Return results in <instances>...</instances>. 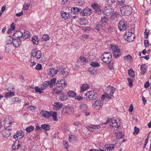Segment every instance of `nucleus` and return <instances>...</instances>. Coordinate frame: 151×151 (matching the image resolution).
Masks as SVG:
<instances>
[{
	"label": "nucleus",
	"instance_id": "1",
	"mask_svg": "<svg viewBox=\"0 0 151 151\" xmlns=\"http://www.w3.org/2000/svg\"><path fill=\"white\" fill-rule=\"evenodd\" d=\"M125 5L122 6L120 9L121 14L124 16H129L130 15L132 12V6L133 5V4H130L129 2L127 3V1H126Z\"/></svg>",
	"mask_w": 151,
	"mask_h": 151
},
{
	"label": "nucleus",
	"instance_id": "2",
	"mask_svg": "<svg viewBox=\"0 0 151 151\" xmlns=\"http://www.w3.org/2000/svg\"><path fill=\"white\" fill-rule=\"evenodd\" d=\"M101 58L104 62L110 63L112 60L111 53L109 52H105L101 56Z\"/></svg>",
	"mask_w": 151,
	"mask_h": 151
},
{
	"label": "nucleus",
	"instance_id": "3",
	"mask_svg": "<svg viewBox=\"0 0 151 151\" xmlns=\"http://www.w3.org/2000/svg\"><path fill=\"white\" fill-rule=\"evenodd\" d=\"M86 99L91 101L96 99L98 96L97 93L94 91H88L85 94Z\"/></svg>",
	"mask_w": 151,
	"mask_h": 151
},
{
	"label": "nucleus",
	"instance_id": "4",
	"mask_svg": "<svg viewBox=\"0 0 151 151\" xmlns=\"http://www.w3.org/2000/svg\"><path fill=\"white\" fill-rule=\"evenodd\" d=\"M74 112V109L71 106H66L64 107L62 109V113L63 115H70Z\"/></svg>",
	"mask_w": 151,
	"mask_h": 151
},
{
	"label": "nucleus",
	"instance_id": "5",
	"mask_svg": "<svg viewBox=\"0 0 151 151\" xmlns=\"http://www.w3.org/2000/svg\"><path fill=\"white\" fill-rule=\"evenodd\" d=\"M111 48L113 51L112 53L114 58H117L121 55V53L120 50L118 48L117 46L112 45Z\"/></svg>",
	"mask_w": 151,
	"mask_h": 151
},
{
	"label": "nucleus",
	"instance_id": "6",
	"mask_svg": "<svg viewBox=\"0 0 151 151\" xmlns=\"http://www.w3.org/2000/svg\"><path fill=\"white\" fill-rule=\"evenodd\" d=\"M32 56L35 57L37 59L43 62V61L41 59L42 54L40 51H36L35 50H32L31 53Z\"/></svg>",
	"mask_w": 151,
	"mask_h": 151
},
{
	"label": "nucleus",
	"instance_id": "7",
	"mask_svg": "<svg viewBox=\"0 0 151 151\" xmlns=\"http://www.w3.org/2000/svg\"><path fill=\"white\" fill-rule=\"evenodd\" d=\"M109 125L114 130L116 131L118 130V129H119V125H118V123L116 119H111L109 123Z\"/></svg>",
	"mask_w": 151,
	"mask_h": 151
},
{
	"label": "nucleus",
	"instance_id": "8",
	"mask_svg": "<svg viewBox=\"0 0 151 151\" xmlns=\"http://www.w3.org/2000/svg\"><path fill=\"white\" fill-rule=\"evenodd\" d=\"M127 23L124 20L120 21L119 23L118 28L120 31H124L126 29Z\"/></svg>",
	"mask_w": 151,
	"mask_h": 151
},
{
	"label": "nucleus",
	"instance_id": "9",
	"mask_svg": "<svg viewBox=\"0 0 151 151\" xmlns=\"http://www.w3.org/2000/svg\"><path fill=\"white\" fill-rule=\"evenodd\" d=\"M103 103V101L101 100H97L94 101L93 106L94 108L100 109L102 108Z\"/></svg>",
	"mask_w": 151,
	"mask_h": 151
},
{
	"label": "nucleus",
	"instance_id": "10",
	"mask_svg": "<svg viewBox=\"0 0 151 151\" xmlns=\"http://www.w3.org/2000/svg\"><path fill=\"white\" fill-rule=\"evenodd\" d=\"M56 85L58 87L63 88L67 86V83L65 80L60 79L57 81Z\"/></svg>",
	"mask_w": 151,
	"mask_h": 151
},
{
	"label": "nucleus",
	"instance_id": "11",
	"mask_svg": "<svg viewBox=\"0 0 151 151\" xmlns=\"http://www.w3.org/2000/svg\"><path fill=\"white\" fill-rule=\"evenodd\" d=\"M47 74L50 77L54 76L57 73L58 70L54 68L48 69L47 70Z\"/></svg>",
	"mask_w": 151,
	"mask_h": 151
},
{
	"label": "nucleus",
	"instance_id": "12",
	"mask_svg": "<svg viewBox=\"0 0 151 151\" xmlns=\"http://www.w3.org/2000/svg\"><path fill=\"white\" fill-rule=\"evenodd\" d=\"M11 128H5L2 132L3 136L6 138L9 137L11 134Z\"/></svg>",
	"mask_w": 151,
	"mask_h": 151
},
{
	"label": "nucleus",
	"instance_id": "13",
	"mask_svg": "<svg viewBox=\"0 0 151 151\" xmlns=\"http://www.w3.org/2000/svg\"><path fill=\"white\" fill-rule=\"evenodd\" d=\"M114 12V10L111 7H109L108 8L105 7L103 12V14L107 16H109L113 12Z\"/></svg>",
	"mask_w": 151,
	"mask_h": 151
},
{
	"label": "nucleus",
	"instance_id": "14",
	"mask_svg": "<svg viewBox=\"0 0 151 151\" xmlns=\"http://www.w3.org/2000/svg\"><path fill=\"white\" fill-rule=\"evenodd\" d=\"M121 17V15L119 12H115L111 15L110 17V19L113 21H117L118 19Z\"/></svg>",
	"mask_w": 151,
	"mask_h": 151
},
{
	"label": "nucleus",
	"instance_id": "15",
	"mask_svg": "<svg viewBox=\"0 0 151 151\" xmlns=\"http://www.w3.org/2000/svg\"><path fill=\"white\" fill-rule=\"evenodd\" d=\"M92 6L95 10L96 13L98 14H100L101 13V7L98 4H95L92 5Z\"/></svg>",
	"mask_w": 151,
	"mask_h": 151
},
{
	"label": "nucleus",
	"instance_id": "16",
	"mask_svg": "<svg viewBox=\"0 0 151 151\" xmlns=\"http://www.w3.org/2000/svg\"><path fill=\"white\" fill-rule=\"evenodd\" d=\"M91 10L87 8L82 10L80 12L81 14L83 16H88L91 14Z\"/></svg>",
	"mask_w": 151,
	"mask_h": 151
},
{
	"label": "nucleus",
	"instance_id": "17",
	"mask_svg": "<svg viewBox=\"0 0 151 151\" xmlns=\"http://www.w3.org/2000/svg\"><path fill=\"white\" fill-rule=\"evenodd\" d=\"M21 43L20 39L15 38L13 39L12 44L13 46L16 47H17L20 46Z\"/></svg>",
	"mask_w": 151,
	"mask_h": 151
},
{
	"label": "nucleus",
	"instance_id": "18",
	"mask_svg": "<svg viewBox=\"0 0 151 151\" xmlns=\"http://www.w3.org/2000/svg\"><path fill=\"white\" fill-rule=\"evenodd\" d=\"M101 128V127L99 125H92L91 124L90 126H88L86 127V128L88 131H93L92 129H99Z\"/></svg>",
	"mask_w": 151,
	"mask_h": 151
},
{
	"label": "nucleus",
	"instance_id": "19",
	"mask_svg": "<svg viewBox=\"0 0 151 151\" xmlns=\"http://www.w3.org/2000/svg\"><path fill=\"white\" fill-rule=\"evenodd\" d=\"M40 114L42 116L45 118L50 117V112L44 110H42L40 112Z\"/></svg>",
	"mask_w": 151,
	"mask_h": 151
},
{
	"label": "nucleus",
	"instance_id": "20",
	"mask_svg": "<svg viewBox=\"0 0 151 151\" xmlns=\"http://www.w3.org/2000/svg\"><path fill=\"white\" fill-rule=\"evenodd\" d=\"M23 35V34L21 31H18L14 34L13 36L15 38L20 39V37H22Z\"/></svg>",
	"mask_w": 151,
	"mask_h": 151
},
{
	"label": "nucleus",
	"instance_id": "21",
	"mask_svg": "<svg viewBox=\"0 0 151 151\" xmlns=\"http://www.w3.org/2000/svg\"><path fill=\"white\" fill-rule=\"evenodd\" d=\"M115 90V88L114 87H112L110 86H108L106 89V91L108 92L110 91V96H113V94Z\"/></svg>",
	"mask_w": 151,
	"mask_h": 151
},
{
	"label": "nucleus",
	"instance_id": "22",
	"mask_svg": "<svg viewBox=\"0 0 151 151\" xmlns=\"http://www.w3.org/2000/svg\"><path fill=\"white\" fill-rule=\"evenodd\" d=\"M132 33L131 32H126L124 35V37L127 39V41L130 42L132 41L133 40L131 39L132 35Z\"/></svg>",
	"mask_w": 151,
	"mask_h": 151
},
{
	"label": "nucleus",
	"instance_id": "23",
	"mask_svg": "<svg viewBox=\"0 0 151 151\" xmlns=\"http://www.w3.org/2000/svg\"><path fill=\"white\" fill-rule=\"evenodd\" d=\"M147 69V66L145 64L141 65L140 67L141 74L144 75L146 73Z\"/></svg>",
	"mask_w": 151,
	"mask_h": 151
},
{
	"label": "nucleus",
	"instance_id": "24",
	"mask_svg": "<svg viewBox=\"0 0 151 151\" xmlns=\"http://www.w3.org/2000/svg\"><path fill=\"white\" fill-rule=\"evenodd\" d=\"M90 88L89 85L87 84H83L81 88L80 92H83Z\"/></svg>",
	"mask_w": 151,
	"mask_h": 151
},
{
	"label": "nucleus",
	"instance_id": "25",
	"mask_svg": "<svg viewBox=\"0 0 151 151\" xmlns=\"http://www.w3.org/2000/svg\"><path fill=\"white\" fill-rule=\"evenodd\" d=\"M24 133H23L22 131H21V132H17L14 135V138L15 139L16 138H17L18 137H19L20 139H21L24 136Z\"/></svg>",
	"mask_w": 151,
	"mask_h": 151
},
{
	"label": "nucleus",
	"instance_id": "26",
	"mask_svg": "<svg viewBox=\"0 0 151 151\" xmlns=\"http://www.w3.org/2000/svg\"><path fill=\"white\" fill-rule=\"evenodd\" d=\"M42 129L45 131H48L50 129V126L48 124H42L41 125Z\"/></svg>",
	"mask_w": 151,
	"mask_h": 151
},
{
	"label": "nucleus",
	"instance_id": "27",
	"mask_svg": "<svg viewBox=\"0 0 151 151\" xmlns=\"http://www.w3.org/2000/svg\"><path fill=\"white\" fill-rule=\"evenodd\" d=\"M103 27L101 24H98L94 26V29L96 31L99 32L101 29Z\"/></svg>",
	"mask_w": 151,
	"mask_h": 151
},
{
	"label": "nucleus",
	"instance_id": "28",
	"mask_svg": "<svg viewBox=\"0 0 151 151\" xmlns=\"http://www.w3.org/2000/svg\"><path fill=\"white\" fill-rule=\"evenodd\" d=\"M68 96L66 94L61 93L59 97V99L61 101H66L68 99Z\"/></svg>",
	"mask_w": 151,
	"mask_h": 151
},
{
	"label": "nucleus",
	"instance_id": "29",
	"mask_svg": "<svg viewBox=\"0 0 151 151\" xmlns=\"http://www.w3.org/2000/svg\"><path fill=\"white\" fill-rule=\"evenodd\" d=\"M87 109V105L85 104H81L80 105V109L82 111H86Z\"/></svg>",
	"mask_w": 151,
	"mask_h": 151
},
{
	"label": "nucleus",
	"instance_id": "30",
	"mask_svg": "<svg viewBox=\"0 0 151 151\" xmlns=\"http://www.w3.org/2000/svg\"><path fill=\"white\" fill-rule=\"evenodd\" d=\"M65 68H64L60 72V74L62 75V76L63 78H65L67 77L68 74V72L67 71H65Z\"/></svg>",
	"mask_w": 151,
	"mask_h": 151
},
{
	"label": "nucleus",
	"instance_id": "31",
	"mask_svg": "<svg viewBox=\"0 0 151 151\" xmlns=\"http://www.w3.org/2000/svg\"><path fill=\"white\" fill-rule=\"evenodd\" d=\"M54 108L55 109H60L63 107V105L60 103L55 102L54 103Z\"/></svg>",
	"mask_w": 151,
	"mask_h": 151
},
{
	"label": "nucleus",
	"instance_id": "32",
	"mask_svg": "<svg viewBox=\"0 0 151 151\" xmlns=\"http://www.w3.org/2000/svg\"><path fill=\"white\" fill-rule=\"evenodd\" d=\"M48 86H50V84L49 83V81H45L42 86L41 87V89L42 90L45 89V88H47Z\"/></svg>",
	"mask_w": 151,
	"mask_h": 151
},
{
	"label": "nucleus",
	"instance_id": "33",
	"mask_svg": "<svg viewBox=\"0 0 151 151\" xmlns=\"http://www.w3.org/2000/svg\"><path fill=\"white\" fill-rule=\"evenodd\" d=\"M63 88L57 87L56 88H54V93L55 94H57L61 93L63 91Z\"/></svg>",
	"mask_w": 151,
	"mask_h": 151
},
{
	"label": "nucleus",
	"instance_id": "34",
	"mask_svg": "<svg viewBox=\"0 0 151 151\" xmlns=\"http://www.w3.org/2000/svg\"><path fill=\"white\" fill-rule=\"evenodd\" d=\"M32 40L34 44L37 45L38 44L39 39L37 36H34L32 38Z\"/></svg>",
	"mask_w": 151,
	"mask_h": 151
},
{
	"label": "nucleus",
	"instance_id": "35",
	"mask_svg": "<svg viewBox=\"0 0 151 151\" xmlns=\"http://www.w3.org/2000/svg\"><path fill=\"white\" fill-rule=\"evenodd\" d=\"M13 39L12 37L10 36H9L7 38L6 41L5 42L6 45H10L12 43Z\"/></svg>",
	"mask_w": 151,
	"mask_h": 151
},
{
	"label": "nucleus",
	"instance_id": "36",
	"mask_svg": "<svg viewBox=\"0 0 151 151\" xmlns=\"http://www.w3.org/2000/svg\"><path fill=\"white\" fill-rule=\"evenodd\" d=\"M115 0H105V4L108 6H111L115 3Z\"/></svg>",
	"mask_w": 151,
	"mask_h": 151
},
{
	"label": "nucleus",
	"instance_id": "37",
	"mask_svg": "<svg viewBox=\"0 0 151 151\" xmlns=\"http://www.w3.org/2000/svg\"><path fill=\"white\" fill-rule=\"evenodd\" d=\"M68 94L69 97L71 98L74 97L76 95V93L72 91H69L68 92Z\"/></svg>",
	"mask_w": 151,
	"mask_h": 151
},
{
	"label": "nucleus",
	"instance_id": "38",
	"mask_svg": "<svg viewBox=\"0 0 151 151\" xmlns=\"http://www.w3.org/2000/svg\"><path fill=\"white\" fill-rule=\"evenodd\" d=\"M114 145H107L105 146V148L107 150H109L110 151L113 150L114 149Z\"/></svg>",
	"mask_w": 151,
	"mask_h": 151
},
{
	"label": "nucleus",
	"instance_id": "39",
	"mask_svg": "<svg viewBox=\"0 0 151 151\" xmlns=\"http://www.w3.org/2000/svg\"><path fill=\"white\" fill-rule=\"evenodd\" d=\"M57 112H50V117H52L53 120L54 121H57L58 119L57 116Z\"/></svg>",
	"mask_w": 151,
	"mask_h": 151
},
{
	"label": "nucleus",
	"instance_id": "40",
	"mask_svg": "<svg viewBox=\"0 0 151 151\" xmlns=\"http://www.w3.org/2000/svg\"><path fill=\"white\" fill-rule=\"evenodd\" d=\"M80 10H81V9H79L77 7H73L71 8V11L73 14H77Z\"/></svg>",
	"mask_w": 151,
	"mask_h": 151
},
{
	"label": "nucleus",
	"instance_id": "41",
	"mask_svg": "<svg viewBox=\"0 0 151 151\" xmlns=\"http://www.w3.org/2000/svg\"><path fill=\"white\" fill-rule=\"evenodd\" d=\"M88 70L90 74H96V70L93 68H89Z\"/></svg>",
	"mask_w": 151,
	"mask_h": 151
},
{
	"label": "nucleus",
	"instance_id": "42",
	"mask_svg": "<svg viewBox=\"0 0 151 151\" xmlns=\"http://www.w3.org/2000/svg\"><path fill=\"white\" fill-rule=\"evenodd\" d=\"M34 129V127L32 126H30L27 127L25 129L26 131L27 132L29 133Z\"/></svg>",
	"mask_w": 151,
	"mask_h": 151
},
{
	"label": "nucleus",
	"instance_id": "43",
	"mask_svg": "<svg viewBox=\"0 0 151 151\" xmlns=\"http://www.w3.org/2000/svg\"><path fill=\"white\" fill-rule=\"evenodd\" d=\"M14 94L15 93L13 91L9 92L6 93L4 95V97L6 98L9 97H12V96H14Z\"/></svg>",
	"mask_w": 151,
	"mask_h": 151
},
{
	"label": "nucleus",
	"instance_id": "44",
	"mask_svg": "<svg viewBox=\"0 0 151 151\" xmlns=\"http://www.w3.org/2000/svg\"><path fill=\"white\" fill-rule=\"evenodd\" d=\"M56 80V79L55 78H53L50 81H49L50 88H52L53 86L55 84Z\"/></svg>",
	"mask_w": 151,
	"mask_h": 151
},
{
	"label": "nucleus",
	"instance_id": "45",
	"mask_svg": "<svg viewBox=\"0 0 151 151\" xmlns=\"http://www.w3.org/2000/svg\"><path fill=\"white\" fill-rule=\"evenodd\" d=\"M115 136L116 137L119 139L122 138L123 136V134L122 132H116L114 134Z\"/></svg>",
	"mask_w": 151,
	"mask_h": 151
},
{
	"label": "nucleus",
	"instance_id": "46",
	"mask_svg": "<svg viewBox=\"0 0 151 151\" xmlns=\"http://www.w3.org/2000/svg\"><path fill=\"white\" fill-rule=\"evenodd\" d=\"M108 17L107 16H103L101 17V19L100 20L101 22H103L107 23L108 22Z\"/></svg>",
	"mask_w": 151,
	"mask_h": 151
},
{
	"label": "nucleus",
	"instance_id": "47",
	"mask_svg": "<svg viewBox=\"0 0 151 151\" xmlns=\"http://www.w3.org/2000/svg\"><path fill=\"white\" fill-rule=\"evenodd\" d=\"M132 57L130 55L128 54L127 55L124 56V59L127 61H130L132 60Z\"/></svg>",
	"mask_w": 151,
	"mask_h": 151
},
{
	"label": "nucleus",
	"instance_id": "48",
	"mask_svg": "<svg viewBox=\"0 0 151 151\" xmlns=\"http://www.w3.org/2000/svg\"><path fill=\"white\" fill-rule=\"evenodd\" d=\"M90 65L91 66L94 68L98 67L100 65L97 62H91Z\"/></svg>",
	"mask_w": 151,
	"mask_h": 151
},
{
	"label": "nucleus",
	"instance_id": "49",
	"mask_svg": "<svg viewBox=\"0 0 151 151\" xmlns=\"http://www.w3.org/2000/svg\"><path fill=\"white\" fill-rule=\"evenodd\" d=\"M128 73L129 75L130 76L132 77H133L134 76V73L133 71V70L131 69H129L128 70Z\"/></svg>",
	"mask_w": 151,
	"mask_h": 151
},
{
	"label": "nucleus",
	"instance_id": "50",
	"mask_svg": "<svg viewBox=\"0 0 151 151\" xmlns=\"http://www.w3.org/2000/svg\"><path fill=\"white\" fill-rule=\"evenodd\" d=\"M126 2L125 0H117V4L118 5L122 6L124 5Z\"/></svg>",
	"mask_w": 151,
	"mask_h": 151
},
{
	"label": "nucleus",
	"instance_id": "51",
	"mask_svg": "<svg viewBox=\"0 0 151 151\" xmlns=\"http://www.w3.org/2000/svg\"><path fill=\"white\" fill-rule=\"evenodd\" d=\"M30 4H28L27 3H25L23 5V9L24 10H27L29 8Z\"/></svg>",
	"mask_w": 151,
	"mask_h": 151
},
{
	"label": "nucleus",
	"instance_id": "52",
	"mask_svg": "<svg viewBox=\"0 0 151 151\" xmlns=\"http://www.w3.org/2000/svg\"><path fill=\"white\" fill-rule=\"evenodd\" d=\"M23 34V38L24 39L28 38L30 37L29 32L28 31L24 32Z\"/></svg>",
	"mask_w": 151,
	"mask_h": 151
},
{
	"label": "nucleus",
	"instance_id": "53",
	"mask_svg": "<svg viewBox=\"0 0 151 151\" xmlns=\"http://www.w3.org/2000/svg\"><path fill=\"white\" fill-rule=\"evenodd\" d=\"M127 80L129 82V86L130 87H132L133 86V79L130 78H128Z\"/></svg>",
	"mask_w": 151,
	"mask_h": 151
},
{
	"label": "nucleus",
	"instance_id": "54",
	"mask_svg": "<svg viewBox=\"0 0 151 151\" xmlns=\"http://www.w3.org/2000/svg\"><path fill=\"white\" fill-rule=\"evenodd\" d=\"M12 101H13V103H15L16 102L19 103L21 101V99L18 98L14 97L12 99Z\"/></svg>",
	"mask_w": 151,
	"mask_h": 151
},
{
	"label": "nucleus",
	"instance_id": "55",
	"mask_svg": "<svg viewBox=\"0 0 151 151\" xmlns=\"http://www.w3.org/2000/svg\"><path fill=\"white\" fill-rule=\"evenodd\" d=\"M79 59L82 62L86 63L87 62V59L84 57H80L79 58Z\"/></svg>",
	"mask_w": 151,
	"mask_h": 151
},
{
	"label": "nucleus",
	"instance_id": "56",
	"mask_svg": "<svg viewBox=\"0 0 151 151\" xmlns=\"http://www.w3.org/2000/svg\"><path fill=\"white\" fill-rule=\"evenodd\" d=\"M42 39L46 41L49 39V37L47 34H44L42 36Z\"/></svg>",
	"mask_w": 151,
	"mask_h": 151
},
{
	"label": "nucleus",
	"instance_id": "57",
	"mask_svg": "<svg viewBox=\"0 0 151 151\" xmlns=\"http://www.w3.org/2000/svg\"><path fill=\"white\" fill-rule=\"evenodd\" d=\"M139 128L135 127L134 128V131L133 132L134 134V135H137L138 134L139 132Z\"/></svg>",
	"mask_w": 151,
	"mask_h": 151
},
{
	"label": "nucleus",
	"instance_id": "58",
	"mask_svg": "<svg viewBox=\"0 0 151 151\" xmlns=\"http://www.w3.org/2000/svg\"><path fill=\"white\" fill-rule=\"evenodd\" d=\"M12 122L8 117H5L4 120V123H11Z\"/></svg>",
	"mask_w": 151,
	"mask_h": 151
},
{
	"label": "nucleus",
	"instance_id": "59",
	"mask_svg": "<svg viewBox=\"0 0 151 151\" xmlns=\"http://www.w3.org/2000/svg\"><path fill=\"white\" fill-rule=\"evenodd\" d=\"M11 49V47L7 46H6L5 48V52L6 53L9 52Z\"/></svg>",
	"mask_w": 151,
	"mask_h": 151
},
{
	"label": "nucleus",
	"instance_id": "60",
	"mask_svg": "<svg viewBox=\"0 0 151 151\" xmlns=\"http://www.w3.org/2000/svg\"><path fill=\"white\" fill-rule=\"evenodd\" d=\"M12 123H4V126L6 127V128H10L11 126Z\"/></svg>",
	"mask_w": 151,
	"mask_h": 151
},
{
	"label": "nucleus",
	"instance_id": "61",
	"mask_svg": "<svg viewBox=\"0 0 151 151\" xmlns=\"http://www.w3.org/2000/svg\"><path fill=\"white\" fill-rule=\"evenodd\" d=\"M104 95L105 97L109 99H112V97H114L113 96H110V94H106Z\"/></svg>",
	"mask_w": 151,
	"mask_h": 151
},
{
	"label": "nucleus",
	"instance_id": "62",
	"mask_svg": "<svg viewBox=\"0 0 151 151\" xmlns=\"http://www.w3.org/2000/svg\"><path fill=\"white\" fill-rule=\"evenodd\" d=\"M35 89L36 91L37 92H38L40 93H41L42 91L40 89V88L37 87H35Z\"/></svg>",
	"mask_w": 151,
	"mask_h": 151
},
{
	"label": "nucleus",
	"instance_id": "63",
	"mask_svg": "<svg viewBox=\"0 0 151 151\" xmlns=\"http://www.w3.org/2000/svg\"><path fill=\"white\" fill-rule=\"evenodd\" d=\"M35 68L38 70H40L42 69V65L40 64H38L35 67Z\"/></svg>",
	"mask_w": 151,
	"mask_h": 151
},
{
	"label": "nucleus",
	"instance_id": "64",
	"mask_svg": "<svg viewBox=\"0 0 151 151\" xmlns=\"http://www.w3.org/2000/svg\"><path fill=\"white\" fill-rule=\"evenodd\" d=\"M85 2L83 0H81L78 2V4L79 5L81 6L85 4Z\"/></svg>",
	"mask_w": 151,
	"mask_h": 151
}]
</instances>
